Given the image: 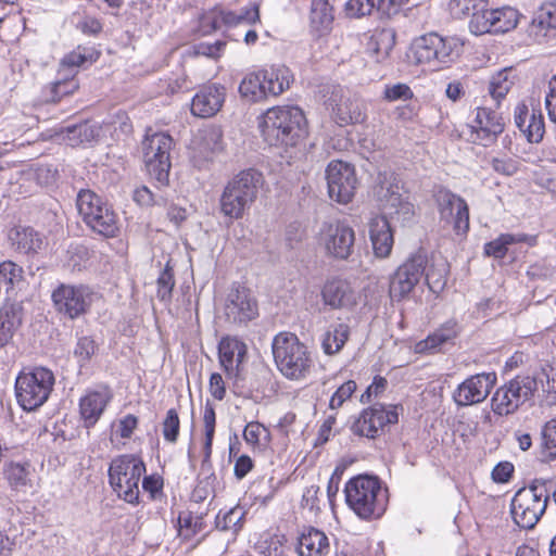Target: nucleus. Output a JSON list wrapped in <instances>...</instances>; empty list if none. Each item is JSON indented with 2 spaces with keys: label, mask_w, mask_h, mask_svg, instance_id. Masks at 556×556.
<instances>
[{
  "label": "nucleus",
  "mask_w": 556,
  "mask_h": 556,
  "mask_svg": "<svg viewBox=\"0 0 556 556\" xmlns=\"http://www.w3.org/2000/svg\"><path fill=\"white\" fill-rule=\"evenodd\" d=\"M300 556H323L329 552L327 535L313 527L304 531L299 539Z\"/></svg>",
  "instance_id": "obj_35"
},
{
  "label": "nucleus",
  "mask_w": 556,
  "mask_h": 556,
  "mask_svg": "<svg viewBox=\"0 0 556 556\" xmlns=\"http://www.w3.org/2000/svg\"><path fill=\"white\" fill-rule=\"evenodd\" d=\"M356 390V382L353 380H349L341 384L337 391L332 394L329 403V407L331 409H337L342 404L352 396V394Z\"/></svg>",
  "instance_id": "obj_58"
},
{
  "label": "nucleus",
  "mask_w": 556,
  "mask_h": 556,
  "mask_svg": "<svg viewBox=\"0 0 556 556\" xmlns=\"http://www.w3.org/2000/svg\"><path fill=\"white\" fill-rule=\"evenodd\" d=\"M416 257V254H412L407 262L395 271L390 285V292L393 296L403 298L417 285Z\"/></svg>",
  "instance_id": "obj_33"
},
{
  "label": "nucleus",
  "mask_w": 556,
  "mask_h": 556,
  "mask_svg": "<svg viewBox=\"0 0 556 556\" xmlns=\"http://www.w3.org/2000/svg\"><path fill=\"white\" fill-rule=\"evenodd\" d=\"M78 88V83L73 75L68 78L56 80L50 87L49 100L53 102L60 101L64 96L72 94Z\"/></svg>",
  "instance_id": "obj_52"
},
{
  "label": "nucleus",
  "mask_w": 556,
  "mask_h": 556,
  "mask_svg": "<svg viewBox=\"0 0 556 556\" xmlns=\"http://www.w3.org/2000/svg\"><path fill=\"white\" fill-rule=\"evenodd\" d=\"M397 420L396 406L387 407L376 403L362 412L353 422L351 430L356 435L374 439L380 434L384 426L396 424Z\"/></svg>",
  "instance_id": "obj_18"
},
{
  "label": "nucleus",
  "mask_w": 556,
  "mask_h": 556,
  "mask_svg": "<svg viewBox=\"0 0 556 556\" xmlns=\"http://www.w3.org/2000/svg\"><path fill=\"white\" fill-rule=\"evenodd\" d=\"M452 46L438 35L430 33L419 37V65L422 72H435L451 62Z\"/></svg>",
  "instance_id": "obj_19"
},
{
  "label": "nucleus",
  "mask_w": 556,
  "mask_h": 556,
  "mask_svg": "<svg viewBox=\"0 0 556 556\" xmlns=\"http://www.w3.org/2000/svg\"><path fill=\"white\" fill-rule=\"evenodd\" d=\"M99 294L89 286L59 283L51 293L55 312L61 317L74 320L86 315Z\"/></svg>",
  "instance_id": "obj_11"
},
{
  "label": "nucleus",
  "mask_w": 556,
  "mask_h": 556,
  "mask_svg": "<svg viewBox=\"0 0 556 556\" xmlns=\"http://www.w3.org/2000/svg\"><path fill=\"white\" fill-rule=\"evenodd\" d=\"M357 293L351 283L341 278L328 280L321 289V299L331 309H352L357 304Z\"/></svg>",
  "instance_id": "obj_25"
},
{
  "label": "nucleus",
  "mask_w": 556,
  "mask_h": 556,
  "mask_svg": "<svg viewBox=\"0 0 556 556\" xmlns=\"http://www.w3.org/2000/svg\"><path fill=\"white\" fill-rule=\"evenodd\" d=\"M9 240L17 251L22 253H37L42 249L41 236L31 227L16 226L9 232Z\"/></svg>",
  "instance_id": "obj_34"
},
{
  "label": "nucleus",
  "mask_w": 556,
  "mask_h": 556,
  "mask_svg": "<svg viewBox=\"0 0 556 556\" xmlns=\"http://www.w3.org/2000/svg\"><path fill=\"white\" fill-rule=\"evenodd\" d=\"M146 465L132 454L118 455L109 467V483L117 496L129 504L139 503V481Z\"/></svg>",
  "instance_id": "obj_8"
},
{
  "label": "nucleus",
  "mask_w": 556,
  "mask_h": 556,
  "mask_svg": "<svg viewBox=\"0 0 556 556\" xmlns=\"http://www.w3.org/2000/svg\"><path fill=\"white\" fill-rule=\"evenodd\" d=\"M226 89L218 84L201 87L194 94L191 103V113L194 116L207 118L214 116L223 106Z\"/></svg>",
  "instance_id": "obj_26"
},
{
  "label": "nucleus",
  "mask_w": 556,
  "mask_h": 556,
  "mask_svg": "<svg viewBox=\"0 0 556 556\" xmlns=\"http://www.w3.org/2000/svg\"><path fill=\"white\" fill-rule=\"evenodd\" d=\"M262 434L268 437L269 432L262 424L257 421L249 422L243 430V438L245 442L253 446L260 443Z\"/></svg>",
  "instance_id": "obj_61"
},
{
  "label": "nucleus",
  "mask_w": 556,
  "mask_h": 556,
  "mask_svg": "<svg viewBox=\"0 0 556 556\" xmlns=\"http://www.w3.org/2000/svg\"><path fill=\"white\" fill-rule=\"evenodd\" d=\"M112 399V391L106 386L97 390H88L80 397L79 414L85 428L90 429L98 422Z\"/></svg>",
  "instance_id": "obj_24"
},
{
  "label": "nucleus",
  "mask_w": 556,
  "mask_h": 556,
  "mask_svg": "<svg viewBox=\"0 0 556 556\" xmlns=\"http://www.w3.org/2000/svg\"><path fill=\"white\" fill-rule=\"evenodd\" d=\"M514 121L529 142L538 143L542 140L545 128L540 110H530L526 103H518L514 111Z\"/></svg>",
  "instance_id": "obj_27"
},
{
  "label": "nucleus",
  "mask_w": 556,
  "mask_h": 556,
  "mask_svg": "<svg viewBox=\"0 0 556 556\" xmlns=\"http://www.w3.org/2000/svg\"><path fill=\"white\" fill-rule=\"evenodd\" d=\"M98 346L91 337H80L74 349V356L77 358L79 366L84 367L87 363H89L91 357L96 354Z\"/></svg>",
  "instance_id": "obj_51"
},
{
  "label": "nucleus",
  "mask_w": 556,
  "mask_h": 556,
  "mask_svg": "<svg viewBox=\"0 0 556 556\" xmlns=\"http://www.w3.org/2000/svg\"><path fill=\"white\" fill-rule=\"evenodd\" d=\"M320 241L327 254L339 261H348L354 252L355 231L344 220L324 223Z\"/></svg>",
  "instance_id": "obj_14"
},
{
  "label": "nucleus",
  "mask_w": 556,
  "mask_h": 556,
  "mask_svg": "<svg viewBox=\"0 0 556 556\" xmlns=\"http://www.w3.org/2000/svg\"><path fill=\"white\" fill-rule=\"evenodd\" d=\"M54 382V374L46 367L38 366L21 371L15 379L17 403L27 412L39 408L48 401Z\"/></svg>",
  "instance_id": "obj_9"
},
{
  "label": "nucleus",
  "mask_w": 556,
  "mask_h": 556,
  "mask_svg": "<svg viewBox=\"0 0 556 556\" xmlns=\"http://www.w3.org/2000/svg\"><path fill=\"white\" fill-rule=\"evenodd\" d=\"M350 337V326L337 324L331 326L321 338V348L325 354L334 355L339 353Z\"/></svg>",
  "instance_id": "obj_38"
},
{
  "label": "nucleus",
  "mask_w": 556,
  "mask_h": 556,
  "mask_svg": "<svg viewBox=\"0 0 556 556\" xmlns=\"http://www.w3.org/2000/svg\"><path fill=\"white\" fill-rule=\"evenodd\" d=\"M376 194L381 201H386L395 213L404 216L414 215V204L409 201V193L393 173H379L377 178Z\"/></svg>",
  "instance_id": "obj_20"
},
{
  "label": "nucleus",
  "mask_w": 556,
  "mask_h": 556,
  "mask_svg": "<svg viewBox=\"0 0 556 556\" xmlns=\"http://www.w3.org/2000/svg\"><path fill=\"white\" fill-rule=\"evenodd\" d=\"M421 255L419 254V260ZM419 267H422L421 274L430 291L437 293L441 291L446 283L448 265L440 253H432L430 257H426L422 265L419 261Z\"/></svg>",
  "instance_id": "obj_32"
},
{
  "label": "nucleus",
  "mask_w": 556,
  "mask_h": 556,
  "mask_svg": "<svg viewBox=\"0 0 556 556\" xmlns=\"http://www.w3.org/2000/svg\"><path fill=\"white\" fill-rule=\"evenodd\" d=\"M245 509L241 506H235L222 516L219 511L215 519V526L220 531L231 530L237 534L243 527Z\"/></svg>",
  "instance_id": "obj_43"
},
{
  "label": "nucleus",
  "mask_w": 556,
  "mask_h": 556,
  "mask_svg": "<svg viewBox=\"0 0 556 556\" xmlns=\"http://www.w3.org/2000/svg\"><path fill=\"white\" fill-rule=\"evenodd\" d=\"M329 198L340 204H348L358 186L355 168L341 160L331 161L326 168Z\"/></svg>",
  "instance_id": "obj_13"
},
{
  "label": "nucleus",
  "mask_w": 556,
  "mask_h": 556,
  "mask_svg": "<svg viewBox=\"0 0 556 556\" xmlns=\"http://www.w3.org/2000/svg\"><path fill=\"white\" fill-rule=\"evenodd\" d=\"M534 22L545 29H556V16L552 12L548 2H544L536 12Z\"/></svg>",
  "instance_id": "obj_62"
},
{
  "label": "nucleus",
  "mask_w": 556,
  "mask_h": 556,
  "mask_svg": "<svg viewBox=\"0 0 556 556\" xmlns=\"http://www.w3.org/2000/svg\"><path fill=\"white\" fill-rule=\"evenodd\" d=\"M202 141L211 152L223 150V131L220 127L212 126L205 129L202 134Z\"/></svg>",
  "instance_id": "obj_60"
},
{
  "label": "nucleus",
  "mask_w": 556,
  "mask_h": 556,
  "mask_svg": "<svg viewBox=\"0 0 556 556\" xmlns=\"http://www.w3.org/2000/svg\"><path fill=\"white\" fill-rule=\"evenodd\" d=\"M534 241V237L518 233H504L501 235L497 239L488 242L484 245V253L489 256H493L495 258H503L507 253V247L514 243L527 242L532 244Z\"/></svg>",
  "instance_id": "obj_39"
},
{
  "label": "nucleus",
  "mask_w": 556,
  "mask_h": 556,
  "mask_svg": "<svg viewBox=\"0 0 556 556\" xmlns=\"http://www.w3.org/2000/svg\"><path fill=\"white\" fill-rule=\"evenodd\" d=\"M348 506L364 520L380 518L388 504L387 490L377 477L359 475L350 479L344 488Z\"/></svg>",
  "instance_id": "obj_3"
},
{
  "label": "nucleus",
  "mask_w": 556,
  "mask_h": 556,
  "mask_svg": "<svg viewBox=\"0 0 556 556\" xmlns=\"http://www.w3.org/2000/svg\"><path fill=\"white\" fill-rule=\"evenodd\" d=\"M549 91L545 97V108L548 118L556 124V75L549 80Z\"/></svg>",
  "instance_id": "obj_64"
},
{
  "label": "nucleus",
  "mask_w": 556,
  "mask_h": 556,
  "mask_svg": "<svg viewBox=\"0 0 556 556\" xmlns=\"http://www.w3.org/2000/svg\"><path fill=\"white\" fill-rule=\"evenodd\" d=\"M24 269L12 261L0 263V299L4 302H17L15 298L25 288Z\"/></svg>",
  "instance_id": "obj_29"
},
{
  "label": "nucleus",
  "mask_w": 556,
  "mask_h": 556,
  "mask_svg": "<svg viewBox=\"0 0 556 556\" xmlns=\"http://www.w3.org/2000/svg\"><path fill=\"white\" fill-rule=\"evenodd\" d=\"M93 61L91 53H88L86 48L78 47L62 59L61 66L68 71V75L75 76L78 67L83 66L86 62L91 63Z\"/></svg>",
  "instance_id": "obj_49"
},
{
  "label": "nucleus",
  "mask_w": 556,
  "mask_h": 556,
  "mask_svg": "<svg viewBox=\"0 0 556 556\" xmlns=\"http://www.w3.org/2000/svg\"><path fill=\"white\" fill-rule=\"evenodd\" d=\"M473 141L488 147L496 141L503 132L505 124L503 117L488 108H478L476 117L472 122Z\"/></svg>",
  "instance_id": "obj_23"
},
{
  "label": "nucleus",
  "mask_w": 556,
  "mask_h": 556,
  "mask_svg": "<svg viewBox=\"0 0 556 556\" xmlns=\"http://www.w3.org/2000/svg\"><path fill=\"white\" fill-rule=\"evenodd\" d=\"M3 473L10 486L14 490H20L27 485L29 476L28 464L10 462L5 464Z\"/></svg>",
  "instance_id": "obj_45"
},
{
  "label": "nucleus",
  "mask_w": 556,
  "mask_h": 556,
  "mask_svg": "<svg viewBox=\"0 0 556 556\" xmlns=\"http://www.w3.org/2000/svg\"><path fill=\"white\" fill-rule=\"evenodd\" d=\"M264 185L263 174L255 168H247L235 175L222 192L220 212L229 219H241L257 199Z\"/></svg>",
  "instance_id": "obj_2"
},
{
  "label": "nucleus",
  "mask_w": 556,
  "mask_h": 556,
  "mask_svg": "<svg viewBox=\"0 0 556 556\" xmlns=\"http://www.w3.org/2000/svg\"><path fill=\"white\" fill-rule=\"evenodd\" d=\"M78 214L96 235L114 238L119 231V219L113 206L90 189H80L76 197Z\"/></svg>",
  "instance_id": "obj_5"
},
{
  "label": "nucleus",
  "mask_w": 556,
  "mask_h": 556,
  "mask_svg": "<svg viewBox=\"0 0 556 556\" xmlns=\"http://www.w3.org/2000/svg\"><path fill=\"white\" fill-rule=\"evenodd\" d=\"M24 308L22 302H4L0 307V349L8 346L22 326Z\"/></svg>",
  "instance_id": "obj_30"
},
{
  "label": "nucleus",
  "mask_w": 556,
  "mask_h": 556,
  "mask_svg": "<svg viewBox=\"0 0 556 556\" xmlns=\"http://www.w3.org/2000/svg\"><path fill=\"white\" fill-rule=\"evenodd\" d=\"M440 218L453 224L456 235L465 236L469 230V207L466 201L447 189L440 188L433 194Z\"/></svg>",
  "instance_id": "obj_16"
},
{
  "label": "nucleus",
  "mask_w": 556,
  "mask_h": 556,
  "mask_svg": "<svg viewBox=\"0 0 556 556\" xmlns=\"http://www.w3.org/2000/svg\"><path fill=\"white\" fill-rule=\"evenodd\" d=\"M173 138L165 132L147 135L141 142L142 157L147 174L156 182V187H167L172 168L170 150Z\"/></svg>",
  "instance_id": "obj_10"
},
{
  "label": "nucleus",
  "mask_w": 556,
  "mask_h": 556,
  "mask_svg": "<svg viewBox=\"0 0 556 556\" xmlns=\"http://www.w3.org/2000/svg\"><path fill=\"white\" fill-rule=\"evenodd\" d=\"M395 45V33L393 29L383 28L371 34L366 42V52L376 62L383 61Z\"/></svg>",
  "instance_id": "obj_36"
},
{
  "label": "nucleus",
  "mask_w": 556,
  "mask_h": 556,
  "mask_svg": "<svg viewBox=\"0 0 556 556\" xmlns=\"http://www.w3.org/2000/svg\"><path fill=\"white\" fill-rule=\"evenodd\" d=\"M541 435L542 447L548 457L556 459V417L545 422Z\"/></svg>",
  "instance_id": "obj_53"
},
{
  "label": "nucleus",
  "mask_w": 556,
  "mask_h": 556,
  "mask_svg": "<svg viewBox=\"0 0 556 556\" xmlns=\"http://www.w3.org/2000/svg\"><path fill=\"white\" fill-rule=\"evenodd\" d=\"M383 98L387 101L412 100L414 98L413 90L405 84H395L393 86H386Z\"/></svg>",
  "instance_id": "obj_59"
},
{
  "label": "nucleus",
  "mask_w": 556,
  "mask_h": 556,
  "mask_svg": "<svg viewBox=\"0 0 556 556\" xmlns=\"http://www.w3.org/2000/svg\"><path fill=\"white\" fill-rule=\"evenodd\" d=\"M224 313L228 323L247 326L258 316V303L250 289L238 286L227 294Z\"/></svg>",
  "instance_id": "obj_17"
},
{
  "label": "nucleus",
  "mask_w": 556,
  "mask_h": 556,
  "mask_svg": "<svg viewBox=\"0 0 556 556\" xmlns=\"http://www.w3.org/2000/svg\"><path fill=\"white\" fill-rule=\"evenodd\" d=\"M222 27L218 8L205 12L200 18V28L203 35H210Z\"/></svg>",
  "instance_id": "obj_57"
},
{
  "label": "nucleus",
  "mask_w": 556,
  "mask_h": 556,
  "mask_svg": "<svg viewBox=\"0 0 556 556\" xmlns=\"http://www.w3.org/2000/svg\"><path fill=\"white\" fill-rule=\"evenodd\" d=\"M271 350L277 368L286 378L300 380L309 372L313 365L311 352L294 333L276 334Z\"/></svg>",
  "instance_id": "obj_4"
},
{
  "label": "nucleus",
  "mask_w": 556,
  "mask_h": 556,
  "mask_svg": "<svg viewBox=\"0 0 556 556\" xmlns=\"http://www.w3.org/2000/svg\"><path fill=\"white\" fill-rule=\"evenodd\" d=\"M226 48V41L216 40L215 42H199L192 46L195 55L218 59Z\"/></svg>",
  "instance_id": "obj_55"
},
{
  "label": "nucleus",
  "mask_w": 556,
  "mask_h": 556,
  "mask_svg": "<svg viewBox=\"0 0 556 556\" xmlns=\"http://www.w3.org/2000/svg\"><path fill=\"white\" fill-rule=\"evenodd\" d=\"M132 199L141 206H164L168 202V198L163 191L152 192L147 186L135 189Z\"/></svg>",
  "instance_id": "obj_48"
},
{
  "label": "nucleus",
  "mask_w": 556,
  "mask_h": 556,
  "mask_svg": "<svg viewBox=\"0 0 556 556\" xmlns=\"http://www.w3.org/2000/svg\"><path fill=\"white\" fill-rule=\"evenodd\" d=\"M515 84V76L511 70L504 68L491 76L489 80V93L497 102L506 97Z\"/></svg>",
  "instance_id": "obj_40"
},
{
  "label": "nucleus",
  "mask_w": 556,
  "mask_h": 556,
  "mask_svg": "<svg viewBox=\"0 0 556 556\" xmlns=\"http://www.w3.org/2000/svg\"><path fill=\"white\" fill-rule=\"evenodd\" d=\"M547 483L546 480L535 479L530 486L520 489L514 495L510 511L520 528L532 529L543 516L549 498Z\"/></svg>",
  "instance_id": "obj_7"
},
{
  "label": "nucleus",
  "mask_w": 556,
  "mask_h": 556,
  "mask_svg": "<svg viewBox=\"0 0 556 556\" xmlns=\"http://www.w3.org/2000/svg\"><path fill=\"white\" fill-rule=\"evenodd\" d=\"M291 73L283 65H273L248 74L239 85V92L247 101L256 103L267 97L279 96L290 86Z\"/></svg>",
  "instance_id": "obj_6"
},
{
  "label": "nucleus",
  "mask_w": 556,
  "mask_h": 556,
  "mask_svg": "<svg viewBox=\"0 0 556 556\" xmlns=\"http://www.w3.org/2000/svg\"><path fill=\"white\" fill-rule=\"evenodd\" d=\"M518 11L510 7L485 9L475 12L469 22L470 31L475 35L486 33H507L518 24Z\"/></svg>",
  "instance_id": "obj_15"
},
{
  "label": "nucleus",
  "mask_w": 556,
  "mask_h": 556,
  "mask_svg": "<svg viewBox=\"0 0 556 556\" xmlns=\"http://www.w3.org/2000/svg\"><path fill=\"white\" fill-rule=\"evenodd\" d=\"M157 298L162 302H169L175 286L173 268L167 263L157 278Z\"/></svg>",
  "instance_id": "obj_50"
},
{
  "label": "nucleus",
  "mask_w": 556,
  "mask_h": 556,
  "mask_svg": "<svg viewBox=\"0 0 556 556\" xmlns=\"http://www.w3.org/2000/svg\"><path fill=\"white\" fill-rule=\"evenodd\" d=\"M219 17L222 25L227 28L236 27L243 23L254 24L260 20L258 5L254 4L251 9H244L240 13L219 9Z\"/></svg>",
  "instance_id": "obj_42"
},
{
  "label": "nucleus",
  "mask_w": 556,
  "mask_h": 556,
  "mask_svg": "<svg viewBox=\"0 0 556 556\" xmlns=\"http://www.w3.org/2000/svg\"><path fill=\"white\" fill-rule=\"evenodd\" d=\"M247 345L236 337H224L218 343L219 363L227 374L239 370L247 356Z\"/></svg>",
  "instance_id": "obj_31"
},
{
  "label": "nucleus",
  "mask_w": 556,
  "mask_h": 556,
  "mask_svg": "<svg viewBox=\"0 0 556 556\" xmlns=\"http://www.w3.org/2000/svg\"><path fill=\"white\" fill-rule=\"evenodd\" d=\"M212 444L213 443L208 444L207 442H204V446H203L204 457H203V460L201 464V471L199 475V480H204V482L206 483V486L214 485V483L216 481V476L212 471V463H211Z\"/></svg>",
  "instance_id": "obj_56"
},
{
  "label": "nucleus",
  "mask_w": 556,
  "mask_h": 556,
  "mask_svg": "<svg viewBox=\"0 0 556 556\" xmlns=\"http://www.w3.org/2000/svg\"><path fill=\"white\" fill-rule=\"evenodd\" d=\"M333 21L332 8L327 0H314L311 9V23L317 30H326Z\"/></svg>",
  "instance_id": "obj_44"
},
{
  "label": "nucleus",
  "mask_w": 556,
  "mask_h": 556,
  "mask_svg": "<svg viewBox=\"0 0 556 556\" xmlns=\"http://www.w3.org/2000/svg\"><path fill=\"white\" fill-rule=\"evenodd\" d=\"M260 129L265 142L282 148L288 153L307 136V121L296 105H281L268 109L262 116Z\"/></svg>",
  "instance_id": "obj_1"
},
{
  "label": "nucleus",
  "mask_w": 556,
  "mask_h": 556,
  "mask_svg": "<svg viewBox=\"0 0 556 556\" xmlns=\"http://www.w3.org/2000/svg\"><path fill=\"white\" fill-rule=\"evenodd\" d=\"M456 331L453 327L444 326L433 333L429 334L425 340L419 341L420 353H437L442 348L455 338Z\"/></svg>",
  "instance_id": "obj_41"
},
{
  "label": "nucleus",
  "mask_w": 556,
  "mask_h": 556,
  "mask_svg": "<svg viewBox=\"0 0 556 556\" xmlns=\"http://www.w3.org/2000/svg\"><path fill=\"white\" fill-rule=\"evenodd\" d=\"M495 382V372L473 375L458 386L453 399L459 406L479 404L488 397Z\"/></svg>",
  "instance_id": "obj_21"
},
{
  "label": "nucleus",
  "mask_w": 556,
  "mask_h": 556,
  "mask_svg": "<svg viewBox=\"0 0 556 556\" xmlns=\"http://www.w3.org/2000/svg\"><path fill=\"white\" fill-rule=\"evenodd\" d=\"M368 233L376 257L387 258L394 244L393 231L389 220L381 215L371 217L368 222Z\"/></svg>",
  "instance_id": "obj_28"
},
{
  "label": "nucleus",
  "mask_w": 556,
  "mask_h": 556,
  "mask_svg": "<svg viewBox=\"0 0 556 556\" xmlns=\"http://www.w3.org/2000/svg\"><path fill=\"white\" fill-rule=\"evenodd\" d=\"M489 0H450L448 11L455 18H463L480 11Z\"/></svg>",
  "instance_id": "obj_46"
},
{
  "label": "nucleus",
  "mask_w": 556,
  "mask_h": 556,
  "mask_svg": "<svg viewBox=\"0 0 556 556\" xmlns=\"http://www.w3.org/2000/svg\"><path fill=\"white\" fill-rule=\"evenodd\" d=\"M383 0H349L346 11L351 16L370 15L375 10L383 14Z\"/></svg>",
  "instance_id": "obj_47"
},
{
  "label": "nucleus",
  "mask_w": 556,
  "mask_h": 556,
  "mask_svg": "<svg viewBox=\"0 0 556 556\" xmlns=\"http://www.w3.org/2000/svg\"><path fill=\"white\" fill-rule=\"evenodd\" d=\"M536 390V380L530 376H518L498 388L492 397L495 414L507 416L515 413Z\"/></svg>",
  "instance_id": "obj_12"
},
{
  "label": "nucleus",
  "mask_w": 556,
  "mask_h": 556,
  "mask_svg": "<svg viewBox=\"0 0 556 556\" xmlns=\"http://www.w3.org/2000/svg\"><path fill=\"white\" fill-rule=\"evenodd\" d=\"M331 117L339 126L358 124L365 121L364 104L356 98L333 91L329 99Z\"/></svg>",
  "instance_id": "obj_22"
},
{
  "label": "nucleus",
  "mask_w": 556,
  "mask_h": 556,
  "mask_svg": "<svg viewBox=\"0 0 556 556\" xmlns=\"http://www.w3.org/2000/svg\"><path fill=\"white\" fill-rule=\"evenodd\" d=\"M491 165L496 173L505 176L516 174L519 168V162L513 157H494Z\"/></svg>",
  "instance_id": "obj_63"
},
{
  "label": "nucleus",
  "mask_w": 556,
  "mask_h": 556,
  "mask_svg": "<svg viewBox=\"0 0 556 556\" xmlns=\"http://www.w3.org/2000/svg\"><path fill=\"white\" fill-rule=\"evenodd\" d=\"M180 421L178 413L175 408H170L166 413L163 421V435L169 443H176L179 435Z\"/></svg>",
  "instance_id": "obj_54"
},
{
  "label": "nucleus",
  "mask_w": 556,
  "mask_h": 556,
  "mask_svg": "<svg viewBox=\"0 0 556 556\" xmlns=\"http://www.w3.org/2000/svg\"><path fill=\"white\" fill-rule=\"evenodd\" d=\"M64 140L72 147L91 142L99 135V128L89 122L68 125L62 128Z\"/></svg>",
  "instance_id": "obj_37"
}]
</instances>
